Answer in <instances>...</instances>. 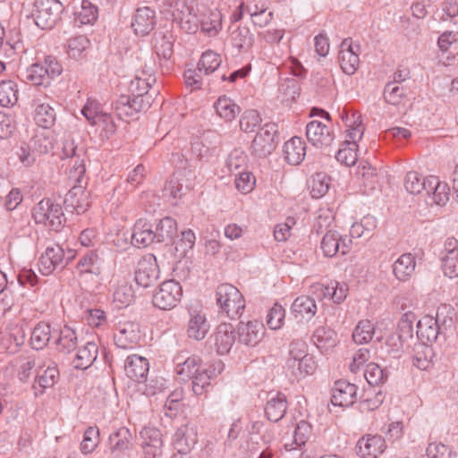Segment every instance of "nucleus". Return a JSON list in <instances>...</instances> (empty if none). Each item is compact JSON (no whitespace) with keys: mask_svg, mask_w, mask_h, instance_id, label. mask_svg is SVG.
Returning a JSON list of instances; mask_svg holds the SVG:
<instances>
[{"mask_svg":"<svg viewBox=\"0 0 458 458\" xmlns=\"http://www.w3.org/2000/svg\"><path fill=\"white\" fill-rule=\"evenodd\" d=\"M216 114L225 121L233 120L240 113V106L225 96L220 97L214 105Z\"/></svg>","mask_w":458,"mask_h":458,"instance_id":"a18cd8bd","label":"nucleus"},{"mask_svg":"<svg viewBox=\"0 0 458 458\" xmlns=\"http://www.w3.org/2000/svg\"><path fill=\"white\" fill-rule=\"evenodd\" d=\"M292 312L295 318L310 319L317 312L315 300L307 295L297 297L292 304Z\"/></svg>","mask_w":458,"mask_h":458,"instance_id":"c9c22d12","label":"nucleus"},{"mask_svg":"<svg viewBox=\"0 0 458 458\" xmlns=\"http://www.w3.org/2000/svg\"><path fill=\"white\" fill-rule=\"evenodd\" d=\"M151 101L145 98H134L132 96H121L115 102L114 110L122 120L133 118L141 110L149 107Z\"/></svg>","mask_w":458,"mask_h":458,"instance_id":"4468645a","label":"nucleus"},{"mask_svg":"<svg viewBox=\"0 0 458 458\" xmlns=\"http://www.w3.org/2000/svg\"><path fill=\"white\" fill-rule=\"evenodd\" d=\"M59 378V370L55 362L51 361L43 374L37 376V383L42 388V392L46 388L55 386Z\"/></svg>","mask_w":458,"mask_h":458,"instance_id":"e2e57ef3","label":"nucleus"},{"mask_svg":"<svg viewBox=\"0 0 458 458\" xmlns=\"http://www.w3.org/2000/svg\"><path fill=\"white\" fill-rule=\"evenodd\" d=\"M261 117L256 110L245 111L240 120V128L244 132H253L260 125Z\"/></svg>","mask_w":458,"mask_h":458,"instance_id":"338daca9","label":"nucleus"},{"mask_svg":"<svg viewBox=\"0 0 458 458\" xmlns=\"http://www.w3.org/2000/svg\"><path fill=\"white\" fill-rule=\"evenodd\" d=\"M415 267V257L411 253H404L393 264V273L397 280L405 282L414 274Z\"/></svg>","mask_w":458,"mask_h":458,"instance_id":"c85d7f7f","label":"nucleus"},{"mask_svg":"<svg viewBox=\"0 0 458 458\" xmlns=\"http://www.w3.org/2000/svg\"><path fill=\"white\" fill-rule=\"evenodd\" d=\"M51 338L50 326L44 322H39L31 332L30 344L35 350L44 349Z\"/></svg>","mask_w":458,"mask_h":458,"instance_id":"c03bdc74","label":"nucleus"},{"mask_svg":"<svg viewBox=\"0 0 458 458\" xmlns=\"http://www.w3.org/2000/svg\"><path fill=\"white\" fill-rule=\"evenodd\" d=\"M90 45L89 39L85 35H79L68 40L67 54L71 58L79 60L85 56V52Z\"/></svg>","mask_w":458,"mask_h":458,"instance_id":"de8ad7c7","label":"nucleus"},{"mask_svg":"<svg viewBox=\"0 0 458 458\" xmlns=\"http://www.w3.org/2000/svg\"><path fill=\"white\" fill-rule=\"evenodd\" d=\"M55 344L59 352L70 353L78 345L76 332L70 327L64 326L60 329Z\"/></svg>","mask_w":458,"mask_h":458,"instance_id":"ea45409f","label":"nucleus"},{"mask_svg":"<svg viewBox=\"0 0 458 458\" xmlns=\"http://www.w3.org/2000/svg\"><path fill=\"white\" fill-rule=\"evenodd\" d=\"M286 366L296 377H304L313 374L317 367L312 355L301 360L288 359Z\"/></svg>","mask_w":458,"mask_h":458,"instance_id":"58836bf2","label":"nucleus"},{"mask_svg":"<svg viewBox=\"0 0 458 458\" xmlns=\"http://www.w3.org/2000/svg\"><path fill=\"white\" fill-rule=\"evenodd\" d=\"M156 241L152 225L144 219H139L133 227L131 243L138 248H145Z\"/></svg>","mask_w":458,"mask_h":458,"instance_id":"a878e982","label":"nucleus"},{"mask_svg":"<svg viewBox=\"0 0 458 458\" xmlns=\"http://www.w3.org/2000/svg\"><path fill=\"white\" fill-rule=\"evenodd\" d=\"M173 162L176 164L177 177L167 181L163 189L165 197H169L174 200V204L182 196V185L179 182V177H186V181L190 182L186 185V189L192 187L191 182L196 179V173L189 165V161L180 153L173 154Z\"/></svg>","mask_w":458,"mask_h":458,"instance_id":"f03ea898","label":"nucleus"},{"mask_svg":"<svg viewBox=\"0 0 458 458\" xmlns=\"http://www.w3.org/2000/svg\"><path fill=\"white\" fill-rule=\"evenodd\" d=\"M34 120L38 126L50 129L55 123L56 113L48 104H38L34 110Z\"/></svg>","mask_w":458,"mask_h":458,"instance_id":"37998d69","label":"nucleus"},{"mask_svg":"<svg viewBox=\"0 0 458 458\" xmlns=\"http://www.w3.org/2000/svg\"><path fill=\"white\" fill-rule=\"evenodd\" d=\"M32 216L37 224H43L55 232H59L66 221L62 207L50 199H43L36 204Z\"/></svg>","mask_w":458,"mask_h":458,"instance_id":"7ed1b4c3","label":"nucleus"},{"mask_svg":"<svg viewBox=\"0 0 458 458\" xmlns=\"http://www.w3.org/2000/svg\"><path fill=\"white\" fill-rule=\"evenodd\" d=\"M197 434L192 428L182 426L179 428L173 438L174 449L179 453L188 454L197 444Z\"/></svg>","mask_w":458,"mask_h":458,"instance_id":"bb28decb","label":"nucleus"},{"mask_svg":"<svg viewBox=\"0 0 458 458\" xmlns=\"http://www.w3.org/2000/svg\"><path fill=\"white\" fill-rule=\"evenodd\" d=\"M232 46L239 53H247L253 47L255 42L254 34L246 26H237L233 29L230 34Z\"/></svg>","mask_w":458,"mask_h":458,"instance_id":"cd10ccee","label":"nucleus"},{"mask_svg":"<svg viewBox=\"0 0 458 458\" xmlns=\"http://www.w3.org/2000/svg\"><path fill=\"white\" fill-rule=\"evenodd\" d=\"M97 18V7L88 0L82 1L81 10L76 13L75 21L82 25L92 24Z\"/></svg>","mask_w":458,"mask_h":458,"instance_id":"69168bd1","label":"nucleus"},{"mask_svg":"<svg viewBox=\"0 0 458 458\" xmlns=\"http://www.w3.org/2000/svg\"><path fill=\"white\" fill-rule=\"evenodd\" d=\"M300 84L294 78H287L279 85L278 91L281 101L287 105L293 103L300 96Z\"/></svg>","mask_w":458,"mask_h":458,"instance_id":"49530a36","label":"nucleus"},{"mask_svg":"<svg viewBox=\"0 0 458 458\" xmlns=\"http://www.w3.org/2000/svg\"><path fill=\"white\" fill-rule=\"evenodd\" d=\"M34 7V21L42 30L53 28L64 9L58 0H36Z\"/></svg>","mask_w":458,"mask_h":458,"instance_id":"39448f33","label":"nucleus"},{"mask_svg":"<svg viewBox=\"0 0 458 458\" xmlns=\"http://www.w3.org/2000/svg\"><path fill=\"white\" fill-rule=\"evenodd\" d=\"M156 76L151 72L142 71L141 75H136L131 81L129 90L134 98H145L150 101L151 96H148L149 89L156 83Z\"/></svg>","mask_w":458,"mask_h":458,"instance_id":"b1692460","label":"nucleus"},{"mask_svg":"<svg viewBox=\"0 0 458 458\" xmlns=\"http://www.w3.org/2000/svg\"><path fill=\"white\" fill-rule=\"evenodd\" d=\"M314 292L321 293L323 297H328L335 303H342L347 297L348 285L345 283L332 282L327 285L315 284L312 286Z\"/></svg>","mask_w":458,"mask_h":458,"instance_id":"473e14b6","label":"nucleus"},{"mask_svg":"<svg viewBox=\"0 0 458 458\" xmlns=\"http://www.w3.org/2000/svg\"><path fill=\"white\" fill-rule=\"evenodd\" d=\"M141 338L140 325L133 321L119 322L114 334V343L121 349H131Z\"/></svg>","mask_w":458,"mask_h":458,"instance_id":"9b49d317","label":"nucleus"},{"mask_svg":"<svg viewBox=\"0 0 458 458\" xmlns=\"http://www.w3.org/2000/svg\"><path fill=\"white\" fill-rule=\"evenodd\" d=\"M287 407L286 396L282 393H277L267 400L265 414L268 420L277 422L285 415Z\"/></svg>","mask_w":458,"mask_h":458,"instance_id":"c756f323","label":"nucleus"},{"mask_svg":"<svg viewBox=\"0 0 458 458\" xmlns=\"http://www.w3.org/2000/svg\"><path fill=\"white\" fill-rule=\"evenodd\" d=\"M156 242H172L177 235V224L176 221L171 217H164L159 220L154 231Z\"/></svg>","mask_w":458,"mask_h":458,"instance_id":"79ce46f5","label":"nucleus"},{"mask_svg":"<svg viewBox=\"0 0 458 458\" xmlns=\"http://www.w3.org/2000/svg\"><path fill=\"white\" fill-rule=\"evenodd\" d=\"M224 364L219 360L214 365H209L208 368H201L199 372L191 377L192 378V391L195 394L200 395L206 388L210 386V380L215 377L217 373H221Z\"/></svg>","mask_w":458,"mask_h":458,"instance_id":"4be33fe9","label":"nucleus"},{"mask_svg":"<svg viewBox=\"0 0 458 458\" xmlns=\"http://www.w3.org/2000/svg\"><path fill=\"white\" fill-rule=\"evenodd\" d=\"M216 303L222 312L231 319L239 318L244 309L245 300L242 293L233 284H221L216 291Z\"/></svg>","mask_w":458,"mask_h":458,"instance_id":"f257e3e1","label":"nucleus"},{"mask_svg":"<svg viewBox=\"0 0 458 458\" xmlns=\"http://www.w3.org/2000/svg\"><path fill=\"white\" fill-rule=\"evenodd\" d=\"M149 370V364L146 358L131 354L129 355L124 362V371L131 380L141 383L147 379Z\"/></svg>","mask_w":458,"mask_h":458,"instance_id":"412c9836","label":"nucleus"},{"mask_svg":"<svg viewBox=\"0 0 458 458\" xmlns=\"http://www.w3.org/2000/svg\"><path fill=\"white\" fill-rule=\"evenodd\" d=\"M434 351L431 344L422 343L415 344L413 365L419 369L426 370L432 365Z\"/></svg>","mask_w":458,"mask_h":458,"instance_id":"a19ab883","label":"nucleus"},{"mask_svg":"<svg viewBox=\"0 0 458 458\" xmlns=\"http://www.w3.org/2000/svg\"><path fill=\"white\" fill-rule=\"evenodd\" d=\"M364 377L370 386H380L387 380L388 373L378 364L369 362L366 366Z\"/></svg>","mask_w":458,"mask_h":458,"instance_id":"13d9d810","label":"nucleus"},{"mask_svg":"<svg viewBox=\"0 0 458 458\" xmlns=\"http://www.w3.org/2000/svg\"><path fill=\"white\" fill-rule=\"evenodd\" d=\"M98 353V347L94 342H88L85 345L80 347L75 358L72 360V366L76 369H86L96 360Z\"/></svg>","mask_w":458,"mask_h":458,"instance_id":"7c9ffc66","label":"nucleus"},{"mask_svg":"<svg viewBox=\"0 0 458 458\" xmlns=\"http://www.w3.org/2000/svg\"><path fill=\"white\" fill-rule=\"evenodd\" d=\"M131 434L130 430L125 427H122L115 432L110 434L108 438L109 449L115 456H120L124 454L126 450L130 449L131 445Z\"/></svg>","mask_w":458,"mask_h":458,"instance_id":"2f4dec72","label":"nucleus"},{"mask_svg":"<svg viewBox=\"0 0 458 458\" xmlns=\"http://www.w3.org/2000/svg\"><path fill=\"white\" fill-rule=\"evenodd\" d=\"M200 27L210 37L216 36L222 29V13L217 10H208L200 16Z\"/></svg>","mask_w":458,"mask_h":458,"instance_id":"e433bc0d","label":"nucleus"},{"mask_svg":"<svg viewBox=\"0 0 458 458\" xmlns=\"http://www.w3.org/2000/svg\"><path fill=\"white\" fill-rule=\"evenodd\" d=\"M442 315L443 312L438 308L436 317L427 315L418 321L417 337L420 342L431 344L444 335L447 319Z\"/></svg>","mask_w":458,"mask_h":458,"instance_id":"20e7f679","label":"nucleus"},{"mask_svg":"<svg viewBox=\"0 0 458 458\" xmlns=\"http://www.w3.org/2000/svg\"><path fill=\"white\" fill-rule=\"evenodd\" d=\"M222 64V58L219 54L207 50L204 52L198 63L199 71L203 72L204 75H209L216 72Z\"/></svg>","mask_w":458,"mask_h":458,"instance_id":"603ef678","label":"nucleus"},{"mask_svg":"<svg viewBox=\"0 0 458 458\" xmlns=\"http://www.w3.org/2000/svg\"><path fill=\"white\" fill-rule=\"evenodd\" d=\"M210 325L206 315L201 311L189 310V319L186 325V335L190 339L201 341L208 333Z\"/></svg>","mask_w":458,"mask_h":458,"instance_id":"aec40b11","label":"nucleus"},{"mask_svg":"<svg viewBox=\"0 0 458 458\" xmlns=\"http://www.w3.org/2000/svg\"><path fill=\"white\" fill-rule=\"evenodd\" d=\"M428 177L425 178L415 171L407 173L404 178L405 190L411 194H419L427 191Z\"/></svg>","mask_w":458,"mask_h":458,"instance_id":"6e6d98bb","label":"nucleus"},{"mask_svg":"<svg viewBox=\"0 0 458 458\" xmlns=\"http://www.w3.org/2000/svg\"><path fill=\"white\" fill-rule=\"evenodd\" d=\"M277 133V125L274 123L264 124L256 133L250 147V154L259 158H265L276 148L275 137Z\"/></svg>","mask_w":458,"mask_h":458,"instance_id":"423d86ee","label":"nucleus"},{"mask_svg":"<svg viewBox=\"0 0 458 458\" xmlns=\"http://www.w3.org/2000/svg\"><path fill=\"white\" fill-rule=\"evenodd\" d=\"M21 75L25 81L36 86L49 82L47 71H46L45 66L40 64H31Z\"/></svg>","mask_w":458,"mask_h":458,"instance_id":"5fc2aeb1","label":"nucleus"},{"mask_svg":"<svg viewBox=\"0 0 458 458\" xmlns=\"http://www.w3.org/2000/svg\"><path fill=\"white\" fill-rule=\"evenodd\" d=\"M176 365L177 373L187 377H191L202 368L200 365V358L195 355L188 357L183 361L181 360L180 357H177Z\"/></svg>","mask_w":458,"mask_h":458,"instance_id":"bf43d9fd","label":"nucleus"},{"mask_svg":"<svg viewBox=\"0 0 458 458\" xmlns=\"http://www.w3.org/2000/svg\"><path fill=\"white\" fill-rule=\"evenodd\" d=\"M358 386L346 380L335 382L331 389V403L335 406L350 407L357 401Z\"/></svg>","mask_w":458,"mask_h":458,"instance_id":"ddd939ff","label":"nucleus"},{"mask_svg":"<svg viewBox=\"0 0 458 458\" xmlns=\"http://www.w3.org/2000/svg\"><path fill=\"white\" fill-rule=\"evenodd\" d=\"M87 182H74L72 189L67 192L64 198V204L72 208L77 214H82L89 207L88 202V194L85 192Z\"/></svg>","mask_w":458,"mask_h":458,"instance_id":"5701e85b","label":"nucleus"},{"mask_svg":"<svg viewBox=\"0 0 458 458\" xmlns=\"http://www.w3.org/2000/svg\"><path fill=\"white\" fill-rule=\"evenodd\" d=\"M284 157L285 161L293 165L302 162L306 155V144L300 137H293L284 145Z\"/></svg>","mask_w":458,"mask_h":458,"instance_id":"393cba45","label":"nucleus"},{"mask_svg":"<svg viewBox=\"0 0 458 458\" xmlns=\"http://www.w3.org/2000/svg\"><path fill=\"white\" fill-rule=\"evenodd\" d=\"M330 177L324 173H317L310 178L309 187L310 195L314 199H320L329 190Z\"/></svg>","mask_w":458,"mask_h":458,"instance_id":"09e8293b","label":"nucleus"},{"mask_svg":"<svg viewBox=\"0 0 458 458\" xmlns=\"http://www.w3.org/2000/svg\"><path fill=\"white\" fill-rule=\"evenodd\" d=\"M212 339L218 354L228 353L236 340L233 326L230 323H221L212 335Z\"/></svg>","mask_w":458,"mask_h":458,"instance_id":"6ab92c4d","label":"nucleus"},{"mask_svg":"<svg viewBox=\"0 0 458 458\" xmlns=\"http://www.w3.org/2000/svg\"><path fill=\"white\" fill-rule=\"evenodd\" d=\"M374 335V326L369 320H361L355 327L352 338L358 344L369 343Z\"/></svg>","mask_w":458,"mask_h":458,"instance_id":"680f3d73","label":"nucleus"},{"mask_svg":"<svg viewBox=\"0 0 458 458\" xmlns=\"http://www.w3.org/2000/svg\"><path fill=\"white\" fill-rule=\"evenodd\" d=\"M357 174L362 180V184L367 191H371L376 188L378 182V174L377 168L373 167L369 162H361L358 166Z\"/></svg>","mask_w":458,"mask_h":458,"instance_id":"8fccbe9b","label":"nucleus"},{"mask_svg":"<svg viewBox=\"0 0 458 458\" xmlns=\"http://www.w3.org/2000/svg\"><path fill=\"white\" fill-rule=\"evenodd\" d=\"M159 276L157 259L153 254L143 256L137 264L135 282L138 285L147 288L152 285Z\"/></svg>","mask_w":458,"mask_h":458,"instance_id":"9d476101","label":"nucleus"},{"mask_svg":"<svg viewBox=\"0 0 458 458\" xmlns=\"http://www.w3.org/2000/svg\"><path fill=\"white\" fill-rule=\"evenodd\" d=\"M182 289L180 284L174 280L163 282L155 291L152 302L153 305L163 310L174 309L181 301Z\"/></svg>","mask_w":458,"mask_h":458,"instance_id":"0eeeda50","label":"nucleus"},{"mask_svg":"<svg viewBox=\"0 0 458 458\" xmlns=\"http://www.w3.org/2000/svg\"><path fill=\"white\" fill-rule=\"evenodd\" d=\"M385 439L378 435H366L356 444L357 454L361 458H377L386 449Z\"/></svg>","mask_w":458,"mask_h":458,"instance_id":"f3484780","label":"nucleus"},{"mask_svg":"<svg viewBox=\"0 0 458 458\" xmlns=\"http://www.w3.org/2000/svg\"><path fill=\"white\" fill-rule=\"evenodd\" d=\"M357 147V144L353 141L344 140L341 148L337 150L335 158L338 162L344 164L346 166L355 165L358 159Z\"/></svg>","mask_w":458,"mask_h":458,"instance_id":"864d4df0","label":"nucleus"},{"mask_svg":"<svg viewBox=\"0 0 458 458\" xmlns=\"http://www.w3.org/2000/svg\"><path fill=\"white\" fill-rule=\"evenodd\" d=\"M308 140L315 147L323 148L331 145L334 134L331 129L319 121H311L306 126Z\"/></svg>","mask_w":458,"mask_h":458,"instance_id":"2eb2a0df","label":"nucleus"},{"mask_svg":"<svg viewBox=\"0 0 458 458\" xmlns=\"http://www.w3.org/2000/svg\"><path fill=\"white\" fill-rule=\"evenodd\" d=\"M360 46L354 44L351 38H344L338 54V61L342 71L347 75L356 72L360 65Z\"/></svg>","mask_w":458,"mask_h":458,"instance_id":"6e6552de","label":"nucleus"},{"mask_svg":"<svg viewBox=\"0 0 458 458\" xmlns=\"http://www.w3.org/2000/svg\"><path fill=\"white\" fill-rule=\"evenodd\" d=\"M156 23V12L148 6H144L135 11L132 16L131 27L136 35L146 36L154 30Z\"/></svg>","mask_w":458,"mask_h":458,"instance_id":"dca6fc26","label":"nucleus"},{"mask_svg":"<svg viewBox=\"0 0 458 458\" xmlns=\"http://www.w3.org/2000/svg\"><path fill=\"white\" fill-rule=\"evenodd\" d=\"M386 103L397 106L406 98V89L403 85H398L388 81L383 92Z\"/></svg>","mask_w":458,"mask_h":458,"instance_id":"4d7b16f0","label":"nucleus"},{"mask_svg":"<svg viewBox=\"0 0 458 458\" xmlns=\"http://www.w3.org/2000/svg\"><path fill=\"white\" fill-rule=\"evenodd\" d=\"M154 48L158 57L165 60L170 59L174 53L173 42L165 35H159L155 38Z\"/></svg>","mask_w":458,"mask_h":458,"instance_id":"774afa93","label":"nucleus"},{"mask_svg":"<svg viewBox=\"0 0 458 458\" xmlns=\"http://www.w3.org/2000/svg\"><path fill=\"white\" fill-rule=\"evenodd\" d=\"M238 341L247 346H256L263 338L265 327L258 320L240 322L237 327Z\"/></svg>","mask_w":458,"mask_h":458,"instance_id":"a211bd4d","label":"nucleus"},{"mask_svg":"<svg viewBox=\"0 0 458 458\" xmlns=\"http://www.w3.org/2000/svg\"><path fill=\"white\" fill-rule=\"evenodd\" d=\"M426 192L432 194L434 203L438 206H445L449 199V187L447 183L442 182L435 176L428 177Z\"/></svg>","mask_w":458,"mask_h":458,"instance_id":"4c0bfd02","label":"nucleus"},{"mask_svg":"<svg viewBox=\"0 0 458 458\" xmlns=\"http://www.w3.org/2000/svg\"><path fill=\"white\" fill-rule=\"evenodd\" d=\"M335 333L331 328L322 326L318 327L313 333L312 341L318 348L323 349L335 344Z\"/></svg>","mask_w":458,"mask_h":458,"instance_id":"052dcab7","label":"nucleus"},{"mask_svg":"<svg viewBox=\"0 0 458 458\" xmlns=\"http://www.w3.org/2000/svg\"><path fill=\"white\" fill-rule=\"evenodd\" d=\"M18 101V88L13 81H3L0 82V106H13Z\"/></svg>","mask_w":458,"mask_h":458,"instance_id":"3c124183","label":"nucleus"},{"mask_svg":"<svg viewBox=\"0 0 458 458\" xmlns=\"http://www.w3.org/2000/svg\"><path fill=\"white\" fill-rule=\"evenodd\" d=\"M67 263L64 250L61 246H48L39 258L38 269L42 275L48 276L55 271L63 270Z\"/></svg>","mask_w":458,"mask_h":458,"instance_id":"1a4fd4ad","label":"nucleus"},{"mask_svg":"<svg viewBox=\"0 0 458 458\" xmlns=\"http://www.w3.org/2000/svg\"><path fill=\"white\" fill-rule=\"evenodd\" d=\"M342 120L345 123V126L348 127L347 139L345 140L353 141L357 144V141L362 138L364 132L360 114L357 112L349 114L348 112L344 111Z\"/></svg>","mask_w":458,"mask_h":458,"instance_id":"72a5a7b5","label":"nucleus"},{"mask_svg":"<svg viewBox=\"0 0 458 458\" xmlns=\"http://www.w3.org/2000/svg\"><path fill=\"white\" fill-rule=\"evenodd\" d=\"M99 444V429L98 427H89L83 435L81 450L83 454H91Z\"/></svg>","mask_w":458,"mask_h":458,"instance_id":"0e129e2a","label":"nucleus"},{"mask_svg":"<svg viewBox=\"0 0 458 458\" xmlns=\"http://www.w3.org/2000/svg\"><path fill=\"white\" fill-rule=\"evenodd\" d=\"M416 316L413 312L408 311L400 318L397 326V339L399 344L394 343L397 349L403 348V344L413 338V322Z\"/></svg>","mask_w":458,"mask_h":458,"instance_id":"f704fd0d","label":"nucleus"},{"mask_svg":"<svg viewBox=\"0 0 458 458\" xmlns=\"http://www.w3.org/2000/svg\"><path fill=\"white\" fill-rule=\"evenodd\" d=\"M352 240L348 236H341L337 231L328 230L324 233L320 248L326 257L332 258L338 252L345 255L349 252Z\"/></svg>","mask_w":458,"mask_h":458,"instance_id":"f8f14e48","label":"nucleus"}]
</instances>
